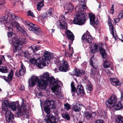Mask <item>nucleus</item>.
<instances>
[{
	"instance_id": "nucleus-38",
	"label": "nucleus",
	"mask_w": 123,
	"mask_h": 123,
	"mask_svg": "<svg viewBox=\"0 0 123 123\" xmlns=\"http://www.w3.org/2000/svg\"><path fill=\"white\" fill-rule=\"evenodd\" d=\"M8 69L6 67L0 66V72L3 73H6L8 71Z\"/></svg>"
},
{
	"instance_id": "nucleus-10",
	"label": "nucleus",
	"mask_w": 123,
	"mask_h": 123,
	"mask_svg": "<svg viewBox=\"0 0 123 123\" xmlns=\"http://www.w3.org/2000/svg\"><path fill=\"white\" fill-rule=\"evenodd\" d=\"M18 23L17 22H14L12 24L9 22H7L5 24V26L6 30H8V37H11L14 34L12 32L13 30V26H17L18 25Z\"/></svg>"
},
{
	"instance_id": "nucleus-5",
	"label": "nucleus",
	"mask_w": 123,
	"mask_h": 123,
	"mask_svg": "<svg viewBox=\"0 0 123 123\" xmlns=\"http://www.w3.org/2000/svg\"><path fill=\"white\" fill-rule=\"evenodd\" d=\"M25 24L26 27L29 31H32L36 34L39 35L41 34L42 31L37 25L32 24L28 21H25Z\"/></svg>"
},
{
	"instance_id": "nucleus-33",
	"label": "nucleus",
	"mask_w": 123,
	"mask_h": 123,
	"mask_svg": "<svg viewBox=\"0 0 123 123\" xmlns=\"http://www.w3.org/2000/svg\"><path fill=\"white\" fill-rule=\"evenodd\" d=\"M81 106L78 104H76L73 108V110L76 112L79 111L81 109Z\"/></svg>"
},
{
	"instance_id": "nucleus-26",
	"label": "nucleus",
	"mask_w": 123,
	"mask_h": 123,
	"mask_svg": "<svg viewBox=\"0 0 123 123\" xmlns=\"http://www.w3.org/2000/svg\"><path fill=\"white\" fill-rule=\"evenodd\" d=\"M45 105H47L50 108H53L54 104L53 102L49 98H47L45 101Z\"/></svg>"
},
{
	"instance_id": "nucleus-6",
	"label": "nucleus",
	"mask_w": 123,
	"mask_h": 123,
	"mask_svg": "<svg viewBox=\"0 0 123 123\" xmlns=\"http://www.w3.org/2000/svg\"><path fill=\"white\" fill-rule=\"evenodd\" d=\"M74 83L72 81L71 84V93L73 96H75V92L78 95L82 96L84 95V91L83 86L82 85H78L76 90V88L75 86Z\"/></svg>"
},
{
	"instance_id": "nucleus-23",
	"label": "nucleus",
	"mask_w": 123,
	"mask_h": 123,
	"mask_svg": "<svg viewBox=\"0 0 123 123\" xmlns=\"http://www.w3.org/2000/svg\"><path fill=\"white\" fill-rule=\"evenodd\" d=\"M108 24L109 27V30L110 31H111L112 36L115 40H116L117 39V35L116 33H115V34H114V27L112 25L111 22H109L108 23Z\"/></svg>"
},
{
	"instance_id": "nucleus-51",
	"label": "nucleus",
	"mask_w": 123,
	"mask_h": 123,
	"mask_svg": "<svg viewBox=\"0 0 123 123\" xmlns=\"http://www.w3.org/2000/svg\"><path fill=\"white\" fill-rule=\"evenodd\" d=\"M74 53V51L73 50V49L71 50L70 52H69L67 54L69 57H70L72 56V55Z\"/></svg>"
},
{
	"instance_id": "nucleus-48",
	"label": "nucleus",
	"mask_w": 123,
	"mask_h": 123,
	"mask_svg": "<svg viewBox=\"0 0 123 123\" xmlns=\"http://www.w3.org/2000/svg\"><path fill=\"white\" fill-rule=\"evenodd\" d=\"M64 106L66 109L69 110L71 108L70 105L68 103L64 104Z\"/></svg>"
},
{
	"instance_id": "nucleus-44",
	"label": "nucleus",
	"mask_w": 123,
	"mask_h": 123,
	"mask_svg": "<svg viewBox=\"0 0 123 123\" xmlns=\"http://www.w3.org/2000/svg\"><path fill=\"white\" fill-rule=\"evenodd\" d=\"M52 9H49L47 11L45 14V15L46 17H48L50 16L52 14Z\"/></svg>"
},
{
	"instance_id": "nucleus-14",
	"label": "nucleus",
	"mask_w": 123,
	"mask_h": 123,
	"mask_svg": "<svg viewBox=\"0 0 123 123\" xmlns=\"http://www.w3.org/2000/svg\"><path fill=\"white\" fill-rule=\"evenodd\" d=\"M89 34V33L88 32V33L84 34L82 36L81 40L83 42H87L89 43H92L93 39L91 36Z\"/></svg>"
},
{
	"instance_id": "nucleus-28",
	"label": "nucleus",
	"mask_w": 123,
	"mask_h": 123,
	"mask_svg": "<svg viewBox=\"0 0 123 123\" xmlns=\"http://www.w3.org/2000/svg\"><path fill=\"white\" fill-rule=\"evenodd\" d=\"M13 74V71L11 69L9 73L8 74L7 77H6V82H9L11 81L12 79V77Z\"/></svg>"
},
{
	"instance_id": "nucleus-46",
	"label": "nucleus",
	"mask_w": 123,
	"mask_h": 123,
	"mask_svg": "<svg viewBox=\"0 0 123 123\" xmlns=\"http://www.w3.org/2000/svg\"><path fill=\"white\" fill-rule=\"evenodd\" d=\"M27 14L28 16H31L32 17H35V15L33 12L29 10L27 11Z\"/></svg>"
},
{
	"instance_id": "nucleus-43",
	"label": "nucleus",
	"mask_w": 123,
	"mask_h": 123,
	"mask_svg": "<svg viewBox=\"0 0 123 123\" xmlns=\"http://www.w3.org/2000/svg\"><path fill=\"white\" fill-rule=\"evenodd\" d=\"M103 66L105 68H107L110 67V64L106 60L104 62Z\"/></svg>"
},
{
	"instance_id": "nucleus-61",
	"label": "nucleus",
	"mask_w": 123,
	"mask_h": 123,
	"mask_svg": "<svg viewBox=\"0 0 123 123\" xmlns=\"http://www.w3.org/2000/svg\"><path fill=\"white\" fill-rule=\"evenodd\" d=\"M88 76L86 75H85L84 76L83 79L86 80H87Z\"/></svg>"
},
{
	"instance_id": "nucleus-22",
	"label": "nucleus",
	"mask_w": 123,
	"mask_h": 123,
	"mask_svg": "<svg viewBox=\"0 0 123 123\" xmlns=\"http://www.w3.org/2000/svg\"><path fill=\"white\" fill-rule=\"evenodd\" d=\"M8 101L7 100H5L2 102V110L5 111H6L9 107V104Z\"/></svg>"
},
{
	"instance_id": "nucleus-13",
	"label": "nucleus",
	"mask_w": 123,
	"mask_h": 123,
	"mask_svg": "<svg viewBox=\"0 0 123 123\" xmlns=\"http://www.w3.org/2000/svg\"><path fill=\"white\" fill-rule=\"evenodd\" d=\"M89 17L90 19V24L94 28H98V21L96 20L95 21V17L94 15L92 14H89Z\"/></svg>"
},
{
	"instance_id": "nucleus-37",
	"label": "nucleus",
	"mask_w": 123,
	"mask_h": 123,
	"mask_svg": "<svg viewBox=\"0 0 123 123\" xmlns=\"http://www.w3.org/2000/svg\"><path fill=\"white\" fill-rule=\"evenodd\" d=\"M11 13H12L11 12H8L7 13V14H6L4 16V18H4V20L2 22L3 23H4V25H5V24L7 22H6V20L7 19L8 17H11Z\"/></svg>"
},
{
	"instance_id": "nucleus-8",
	"label": "nucleus",
	"mask_w": 123,
	"mask_h": 123,
	"mask_svg": "<svg viewBox=\"0 0 123 123\" xmlns=\"http://www.w3.org/2000/svg\"><path fill=\"white\" fill-rule=\"evenodd\" d=\"M50 108L48 106L44 107V110L47 114L45 118L46 123H54L55 119L54 116L51 114L50 113Z\"/></svg>"
},
{
	"instance_id": "nucleus-29",
	"label": "nucleus",
	"mask_w": 123,
	"mask_h": 123,
	"mask_svg": "<svg viewBox=\"0 0 123 123\" xmlns=\"http://www.w3.org/2000/svg\"><path fill=\"white\" fill-rule=\"evenodd\" d=\"M74 74L76 76H81L82 75H84L85 74V72L82 70H79L78 69L75 71Z\"/></svg>"
},
{
	"instance_id": "nucleus-15",
	"label": "nucleus",
	"mask_w": 123,
	"mask_h": 123,
	"mask_svg": "<svg viewBox=\"0 0 123 123\" xmlns=\"http://www.w3.org/2000/svg\"><path fill=\"white\" fill-rule=\"evenodd\" d=\"M39 80L38 76H32L28 81L29 86L31 87H33L37 83H38Z\"/></svg>"
},
{
	"instance_id": "nucleus-60",
	"label": "nucleus",
	"mask_w": 123,
	"mask_h": 123,
	"mask_svg": "<svg viewBox=\"0 0 123 123\" xmlns=\"http://www.w3.org/2000/svg\"><path fill=\"white\" fill-rule=\"evenodd\" d=\"M0 77L4 79V80L6 82V77L5 76H1L0 75Z\"/></svg>"
},
{
	"instance_id": "nucleus-59",
	"label": "nucleus",
	"mask_w": 123,
	"mask_h": 123,
	"mask_svg": "<svg viewBox=\"0 0 123 123\" xmlns=\"http://www.w3.org/2000/svg\"><path fill=\"white\" fill-rule=\"evenodd\" d=\"M25 87L23 85H21V86L20 90L21 91H23L25 89Z\"/></svg>"
},
{
	"instance_id": "nucleus-49",
	"label": "nucleus",
	"mask_w": 123,
	"mask_h": 123,
	"mask_svg": "<svg viewBox=\"0 0 123 123\" xmlns=\"http://www.w3.org/2000/svg\"><path fill=\"white\" fill-rule=\"evenodd\" d=\"M45 18H46V17L45 15L43 14L40 15L38 17V19L39 20H42Z\"/></svg>"
},
{
	"instance_id": "nucleus-55",
	"label": "nucleus",
	"mask_w": 123,
	"mask_h": 123,
	"mask_svg": "<svg viewBox=\"0 0 123 123\" xmlns=\"http://www.w3.org/2000/svg\"><path fill=\"white\" fill-rule=\"evenodd\" d=\"M121 19L120 18L118 17V18H115L114 19V21L116 23H117L119 21L120 19Z\"/></svg>"
},
{
	"instance_id": "nucleus-57",
	"label": "nucleus",
	"mask_w": 123,
	"mask_h": 123,
	"mask_svg": "<svg viewBox=\"0 0 123 123\" xmlns=\"http://www.w3.org/2000/svg\"><path fill=\"white\" fill-rule=\"evenodd\" d=\"M36 95L38 98H40L42 97L41 94L40 92L39 93H37L36 94Z\"/></svg>"
},
{
	"instance_id": "nucleus-58",
	"label": "nucleus",
	"mask_w": 123,
	"mask_h": 123,
	"mask_svg": "<svg viewBox=\"0 0 123 123\" xmlns=\"http://www.w3.org/2000/svg\"><path fill=\"white\" fill-rule=\"evenodd\" d=\"M4 0H0V8H1V5L5 3Z\"/></svg>"
},
{
	"instance_id": "nucleus-27",
	"label": "nucleus",
	"mask_w": 123,
	"mask_h": 123,
	"mask_svg": "<svg viewBox=\"0 0 123 123\" xmlns=\"http://www.w3.org/2000/svg\"><path fill=\"white\" fill-rule=\"evenodd\" d=\"M64 8L65 10L69 12L72 10L74 8V7L71 4L68 3L67 4L66 6H64Z\"/></svg>"
},
{
	"instance_id": "nucleus-25",
	"label": "nucleus",
	"mask_w": 123,
	"mask_h": 123,
	"mask_svg": "<svg viewBox=\"0 0 123 123\" xmlns=\"http://www.w3.org/2000/svg\"><path fill=\"white\" fill-rule=\"evenodd\" d=\"M21 69H20L18 71V74L20 76L24 75L25 73L26 69L22 63H21Z\"/></svg>"
},
{
	"instance_id": "nucleus-12",
	"label": "nucleus",
	"mask_w": 123,
	"mask_h": 123,
	"mask_svg": "<svg viewBox=\"0 0 123 123\" xmlns=\"http://www.w3.org/2000/svg\"><path fill=\"white\" fill-rule=\"evenodd\" d=\"M61 18L62 20L58 21L55 24L58 28L67 30L68 29L67 25L66 22L63 21L65 20V16L64 15H62L61 16Z\"/></svg>"
},
{
	"instance_id": "nucleus-2",
	"label": "nucleus",
	"mask_w": 123,
	"mask_h": 123,
	"mask_svg": "<svg viewBox=\"0 0 123 123\" xmlns=\"http://www.w3.org/2000/svg\"><path fill=\"white\" fill-rule=\"evenodd\" d=\"M43 79H46V80H49L50 84L53 86L51 89L55 94L57 95L59 94L61 89L60 86L62 85V83L56 78L55 79L53 77H49V74L48 73L46 72L41 76Z\"/></svg>"
},
{
	"instance_id": "nucleus-35",
	"label": "nucleus",
	"mask_w": 123,
	"mask_h": 123,
	"mask_svg": "<svg viewBox=\"0 0 123 123\" xmlns=\"http://www.w3.org/2000/svg\"><path fill=\"white\" fill-rule=\"evenodd\" d=\"M31 48L33 52H35L40 49L41 47L39 46L33 45H31Z\"/></svg>"
},
{
	"instance_id": "nucleus-45",
	"label": "nucleus",
	"mask_w": 123,
	"mask_h": 123,
	"mask_svg": "<svg viewBox=\"0 0 123 123\" xmlns=\"http://www.w3.org/2000/svg\"><path fill=\"white\" fill-rule=\"evenodd\" d=\"M91 72L90 73V74L91 76L92 77H94L96 73V71L94 69H92L91 71Z\"/></svg>"
},
{
	"instance_id": "nucleus-7",
	"label": "nucleus",
	"mask_w": 123,
	"mask_h": 123,
	"mask_svg": "<svg viewBox=\"0 0 123 123\" xmlns=\"http://www.w3.org/2000/svg\"><path fill=\"white\" fill-rule=\"evenodd\" d=\"M39 54L34 55L33 58L30 59V62L32 64H36L39 68H42V67L45 66V63L43 60H40L41 59L39 58Z\"/></svg>"
},
{
	"instance_id": "nucleus-47",
	"label": "nucleus",
	"mask_w": 123,
	"mask_h": 123,
	"mask_svg": "<svg viewBox=\"0 0 123 123\" xmlns=\"http://www.w3.org/2000/svg\"><path fill=\"white\" fill-rule=\"evenodd\" d=\"M11 17L13 19L18 20L19 19V18L18 16H17L13 13H11Z\"/></svg>"
},
{
	"instance_id": "nucleus-40",
	"label": "nucleus",
	"mask_w": 123,
	"mask_h": 123,
	"mask_svg": "<svg viewBox=\"0 0 123 123\" xmlns=\"http://www.w3.org/2000/svg\"><path fill=\"white\" fill-rule=\"evenodd\" d=\"M44 5V4L43 2H38L37 5V10L40 11L41 10V8Z\"/></svg>"
},
{
	"instance_id": "nucleus-17",
	"label": "nucleus",
	"mask_w": 123,
	"mask_h": 123,
	"mask_svg": "<svg viewBox=\"0 0 123 123\" xmlns=\"http://www.w3.org/2000/svg\"><path fill=\"white\" fill-rule=\"evenodd\" d=\"M48 84V83L46 81L43 80H40L38 81L37 86L39 89L45 90L46 89Z\"/></svg>"
},
{
	"instance_id": "nucleus-30",
	"label": "nucleus",
	"mask_w": 123,
	"mask_h": 123,
	"mask_svg": "<svg viewBox=\"0 0 123 123\" xmlns=\"http://www.w3.org/2000/svg\"><path fill=\"white\" fill-rule=\"evenodd\" d=\"M99 51L101 54L102 58L103 59H106V54L105 49L102 48L101 47L99 49Z\"/></svg>"
},
{
	"instance_id": "nucleus-32",
	"label": "nucleus",
	"mask_w": 123,
	"mask_h": 123,
	"mask_svg": "<svg viewBox=\"0 0 123 123\" xmlns=\"http://www.w3.org/2000/svg\"><path fill=\"white\" fill-rule=\"evenodd\" d=\"M98 113L100 116L103 119H106L107 118V116L106 113L105 111L103 112L101 111H98Z\"/></svg>"
},
{
	"instance_id": "nucleus-54",
	"label": "nucleus",
	"mask_w": 123,
	"mask_h": 123,
	"mask_svg": "<svg viewBox=\"0 0 123 123\" xmlns=\"http://www.w3.org/2000/svg\"><path fill=\"white\" fill-rule=\"evenodd\" d=\"M114 5L113 4H112V6L110 10V13L112 14H113L114 12Z\"/></svg>"
},
{
	"instance_id": "nucleus-39",
	"label": "nucleus",
	"mask_w": 123,
	"mask_h": 123,
	"mask_svg": "<svg viewBox=\"0 0 123 123\" xmlns=\"http://www.w3.org/2000/svg\"><path fill=\"white\" fill-rule=\"evenodd\" d=\"M86 89L87 90L89 91H92L93 89V87L92 85L91 84H88L86 85Z\"/></svg>"
},
{
	"instance_id": "nucleus-62",
	"label": "nucleus",
	"mask_w": 123,
	"mask_h": 123,
	"mask_svg": "<svg viewBox=\"0 0 123 123\" xmlns=\"http://www.w3.org/2000/svg\"><path fill=\"white\" fill-rule=\"evenodd\" d=\"M3 59L2 58L0 57V65L2 64Z\"/></svg>"
},
{
	"instance_id": "nucleus-52",
	"label": "nucleus",
	"mask_w": 123,
	"mask_h": 123,
	"mask_svg": "<svg viewBox=\"0 0 123 123\" xmlns=\"http://www.w3.org/2000/svg\"><path fill=\"white\" fill-rule=\"evenodd\" d=\"M6 55L8 58L10 59V60H12V56L11 55L9 54H7Z\"/></svg>"
},
{
	"instance_id": "nucleus-18",
	"label": "nucleus",
	"mask_w": 123,
	"mask_h": 123,
	"mask_svg": "<svg viewBox=\"0 0 123 123\" xmlns=\"http://www.w3.org/2000/svg\"><path fill=\"white\" fill-rule=\"evenodd\" d=\"M6 111L5 115L6 121L8 123L12 121L14 118L13 114L9 110Z\"/></svg>"
},
{
	"instance_id": "nucleus-42",
	"label": "nucleus",
	"mask_w": 123,
	"mask_h": 123,
	"mask_svg": "<svg viewBox=\"0 0 123 123\" xmlns=\"http://www.w3.org/2000/svg\"><path fill=\"white\" fill-rule=\"evenodd\" d=\"M24 55L26 58L28 59H31L30 58V54H29V52L28 51H25L24 53Z\"/></svg>"
},
{
	"instance_id": "nucleus-4",
	"label": "nucleus",
	"mask_w": 123,
	"mask_h": 123,
	"mask_svg": "<svg viewBox=\"0 0 123 123\" xmlns=\"http://www.w3.org/2000/svg\"><path fill=\"white\" fill-rule=\"evenodd\" d=\"M117 99L116 96L114 95L108 99L106 103V104L107 107L111 108L113 107L115 108L116 110H121L123 108V106L122 104L120 102H117Z\"/></svg>"
},
{
	"instance_id": "nucleus-53",
	"label": "nucleus",
	"mask_w": 123,
	"mask_h": 123,
	"mask_svg": "<svg viewBox=\"0 0 123 123\" xmlns=\"http://www.w3.org/2000/svg\"><path fill=\"white\" fill-rule=\"evenodd\" d=\"M95 123H104L103 121L101 119H98L95 122Z\"/></svg>"
},
{
	"instance_id": "nucleus-9",
	"label": "nucleus",
	"mask_w": 123,
	"mask_h": 123,
	"mask_svg": "<svg viewBox=\"0 0 123 123\" xmlns=\"http://www.w3.org/2000/svg\"><path fill=\"white\" fill-rule=\"evenodd\" d=\"M86 20V17L84 14L79 13L77 15L73 21L74 24L79 25L84 24Z\"/></svg>"
},
{
	"instance_id": "nucleus-63",
	"label": "nucleus",
	"mask_w": 123,
	"mask_h": 123,
	"mask_svg": "<svg viewBox=\"0 0 123 123\" xmlns=\"http://www.w3.org/2000/svg\"><path fill=\"white\" fill-rule=\"evenodd\" d=\"M90 65L92 66H93V61L92 60H91V59H90Z\"/></svg>"
},
{
	"instance_id": "nucleus-16",
	"label": "nucleus",
	"mask_w": 123,
	"mask_h": 123,
	"mask_svg": "<svg viewBox=\"0 0 123 123\" xmlns=\"http://www.w3.org/2000/svg\"><path fill=\"white\" fill-rule=\"evenodd\" d=\"M81 5H78L75 8V10L76 12H81L86 8V2L85 1V0H81Z\"/></svg>"
},
{
	"instance_id": "nucleus-50",
	"label": "nucleus",
	"mask_w": 123,
	"mask_h": 123,
	"mask_svg": "<svg viewBox=\"0 0 123 123\" xmlns=\"http://www.w3.org/2000/svg\"><path fill=\"white\" fill-rule=\"evenodd\" d=\"M118 17L121 19L123 18V11L120 12L118 15Z\"/></svg>"
},
{
	"instance_id": "nucleus-41",
	"label": "nucleus",
	"mask_w": 123,
	"mask_h": 123,
	"mask_svg": "<svg viewBox=\"0 0 123 123\" xmlns=\"http://www.w3.org/2000/svg\"><path fill=\"white\" fill-rule=\"evenodd\" d=\"M62 117L64 119L68 120H70V117L68 113H64L62 114Z\"/></svg>"
},
{
	"instance_id": "nucleus-19",
	"label": "nucleus",
	"mask_w": 123,
	"mask_h": 123,
	"mask_svg": "<svg viewBox=\"0 0 123 123\" xmlns=\"http://www.w3.org/2000/svg\"><path fill=\"white\" fill-rule=\"evenodd\" d=\"M65 33L67 38L72 43L74 39V36L73 33L69 30H67L65 31Z\"/></svg>"
},
{
	"instance_id": "nucleus-1",
	"label": "nucleus",
	"mask_w": 123,
	"mask_h": 123,
	"mask_svg": "<svg viewBox=\"0 0 123 123\" xmlns=\"http://www.w3.org/2000/svg\"><path fill=\"white\" fill-rule=\"evenodd\" d=\"M22 101L21 106L18 102H12L9 104V107L11 110L16 112V115L18 117L25 116V112L28 109L27 105L25 104L23 98H22Z\"/></svg>"
},
{
	"instance_id": "nucleus-21",
	"label": "nucleus",
	"mask_w": 123,
	"mask_h": 123,
	"mask_svg": "<svg viewBox=\"0 0 123 123\" xmlns=\"http://www.w3.org/2000/svg\"><path fill=\"white\" fill-rule=\"evenodd\" d=\"M43 56L46 60H49L53 58L52 53L47 51H45L44 52Z\"/></svg>"
},
{
	"instance_id": "nucleus-3",
	"label": "nucleus",
	"mask_w": 123,
	"mask_h": 123,
	"mask_svg": "<svg viewBox=\"0 0 123 123\" xmlns=\"http://www.w3.org/2000/svg\"><path fill=\"white\" fill-rule=\"evenodd\" d=\"M9 43L13 45V49L15 53L20 50L23 43H26L27 41L26 39L20 38H18L16 37H14L9 41Z\"/></svg>"
},
{
	"instance_id": "nucleus-34",
	"label": "nucleus",
	"mask_w": 123,
	"mask_h": 123,
	"mask_svg": "<svg viewBox=\"0 0 123 123\" xmlns=\"http://www.w3.org/2000/svg\"><path fill=\"white\" fill-rule=\"evenodd\" d=\"M17 30L18 31L21 32L25 36H27V34L25 31L20 26H18L17 27Z\"/></svg>"
},
{
	"instance_id": "nucleus-20",
	"label": "nucleus",
	"mask_w": 123,
	"mask_h": 123,
	"mask_svg": "<svg viewBox=\"0 0 123 123\" xmlns=\"http://www.w3.org/2000/svg\"><path fill=\"white\" fill-rule=\"evenodd\" d=\"M96 115V113L94 112L91 113L89 112H85L84 113V116L88 120L91 119L92 117H95Z\"/></svg>"
},
{
	"instance_id": "nucleus-64",
	"label": "nucleus",
	"mask_w": 123,
	"mask_h": 123,
	"mask_svg": "<svg viewBox=\"0 0 123 123\" xmlns=\"http://www.w3.org/2000/svg\"><path fill=\"white\" fill-rule=\"evenodd\" d=\"M93 68H94L95 70L96 69H97V68H98V67L96 66H92Z\"/></svg>"
},
{
	"instance_id": "nucleus-24",
	"label": "nucleus",
	"mask_w": 123,
	"mask_h": 123,
	"mask_svg": "<svg viewBox=\"0 0 123 123\" xmlns=\"http://www.w3.org/2000/svg\"><path fill=\"white\" fill-rule=\"evenodd\" d=\"M110 81L112 85L114 86H119L121 84V82L116 78H111Z\"/></svg>"
},
{
	"instance_id": "nucleus-36",
	"label": "nucleus",
	"mask_w": 123,
	"mask_h": 123,
	"mask_svg": "<svg viewBox=\"0 0 123 123\" xmlns=\"http://www.w3.org/2000/svg\"><path fill=\"white\" fill-rule=\"evenodd\" d=\"M116 123H123V117L121 116H118L116 119Z\"/></svg>"
},
{
	"instance_id": "nucleus-11",
	"label": "nucleus",
	"mask_w": 123,
	"mask_h": 123,
	"mask_svg": "<svg viewBox=\"0 0 123 123\" xmlns=\"http://www.w3.org/2000/svg\"><path fill=\"white\" fill-rule=\"evenodd\" d=\"M62 65L59 67V69L55 68L54 69L55 73L58 72L59 70L62 72H66L68 70L69 66L68 63L65 61H61Z\"/></svg>"
},
{
	"instance_id": "nucleus-31",
	"label": "nucleus",
	"mask_w": 123,
	"mask_h": 123,
	"mask_svg": "<svg viewBox=\"0 0 123 123\" xmlns=\"http://www.w3.org/2000/svg\"><path fill=\"white\" fill-rule=\"evenodd\" d=\"M99 47L98 45L96 44H95L93 45H92L91 47V52L94 53L98 51V48Z\"/></svg>"
},
{
	"instance_id": "nucleus-56",
	"label": "nucleus",
	"mask_w": 123,
	"mask_h": 123,
	"mask_svg": "<svg viewBox=\"0 0 123 123\" xmlns=\"http://www.w3.org/2000/svg\"><path fill=\"white\" fill-rule=\"evenodd\" d=\"M120 98L121 102L123 104V92L121 93Z\"/></svg>"
}]
</instances>
